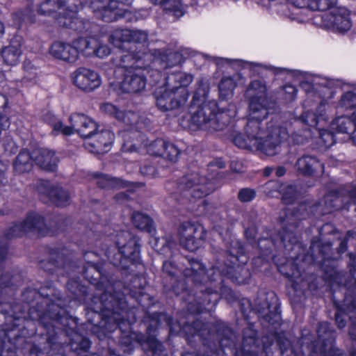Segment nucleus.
Listing matches in <instances>:
<instances>
[{"label": "nucleus", "mask_w": 356, "mask_h": 356, "mask_svg": "<svg viewBox=\"0 0 356 356\" xmlns=\"http://www.w3.org/2000/svg\"><path fill=\"white\" fill-rule=\"evenodd\" d=\"M323 163L314 155L304 154L297 159L294 169L298 175L311 177L323 172Z\"/></svg>", "instance_id": "393cba45"}, {"label": "nucleus", "mask_w": 356, "mask_h": 356, "mask_svg": "<svg viewBox=\"0 0 356 356\" xmlns=\"http://www.w3.org/2000/svg\"><path fill=\"white\" fill-rule=\"evenodd\" d=\"M353 234V232L351 231L347 232L346 237L341 241L336 252L332 250L330 241L313 240L311 243L310 252L314 261L320 265L327 277L332 280H335L339 274L337 270L336 260L338 256L346 251L348 239Z\"/></svg>", "instance_id": "6e6552de"}, {"label": "nucleus", "mask_w": 356, "mask_h": 356, "mask_svg": "<svg viewBox=\"0 0 356 356\" xmlns=\"http://www.w3.org/2000/svg\"><path fill=\"white\" fill-rule=\"evenodd\" d=\"M110 54V48L103 44H100L97 41V46L94 49V54L92 56L103 58Z\"/></svg>", "instance_id": "774afa93"}, {"label": "nucleus", "mask_w": 356, "mask_h": 356, "mask_svg": "<svg viewBox=\"0 0 356 356\" xmlns=\"http://www.w3.org/2000/svg\"><path fill=\"white\" fill-rule=\"evenodd\" d=\"M134 225L138 229L152 234L155 231L153 220L147 214L134 211L131 215Z\"/></svg>", "instance_id": "49530a36"}, {"label": "nucleus", "mask_w": 356, "mask_h": 356, "mask_svg": "<svg viewBox=\"0 0 356 356\" xmlns=\"http://www.w3.org/2000/svg\"><path fill=\"white\" fill-rule=\"evenodd\" d=\"M50 54L54 58L68 63H74L77 60L76 50L72 44L56 41L54 42L49 50Z\"/></svg>", "instance_id": "f704fd0d"}, {"label": "nucleus", "mask_w": 356, "mask_h": 356, "mask_svg": "<svg viewBox=\"0 0 356 356\" xmlns=\"http://www.w3.org/2000/svg\"><path fill=\"white\" fill-rule=\"evenodd\" d=\"M288 137L285 127L268 126L266 128L236 134L233 143L239 148L251 152H259L268 156H273L281 152V145Z\"/></svg>", "instance_id": "20e7f679"}, {"label": "nucleus", "mask_w": 356, "mask_h": 356, "mask_svg": "<svg viewBox=\"0 0 356 356\" xmlns=\"http://www.w3.org/2000/svg\"><path fill=\"white\" fill-rule=\"evenodd\" d=\"M193 76L191 74L177 71L169 74L165 79L164 85L175 94L188 100L189 93L188 86L193 81Z\"/></svg>", "instance_id": "412c9836"}, {"label": "nucleus", "mask_w": 356, "mask_h": 356, "mask_svg": "<svg viewBox=\"0 0 356 356\" xmlns=\"http://www.w3.org/2000/svg\"><path fill=\"white\" fill-rule=\"evenodd\" d=\"M282 184L278 181L270 180L263 186V191L268 196L274 197L276 194L280 195Z\"/></svg>", "instance_id": "13d9d810"}, {"label": "nucleus", "mask_w": 356, "mask_h": 356, "mask_svg": "<svg viewBox=\"0 0 356 356\" xmlns=\"http://www.w3.org/2000/svg\"><path fill=\"white\" fill-rule=\"evenodd\" d=\"M216 328L218 337V343L222 348L230 346L234 343V333L225 323L217 322Z\"/></svg>", "instance_id": "c03bdc74"}, {"label": "nucleus", "mask_w": 356, "mask_h": 356, "mask_svg": "<svg viewBox=\"0 0 356 356\" xmlns=\"http://www.w3.org/2000/svg\"><path fill=\"white\" fill-rule=\"evenodd\" d=\"M190 112L188 127L193 131H221L229 122L228 115L224 113H217L216 104L213 103H204L195 109L191 105Z\"/></svg>", "instance_id": "9d476101"}, {"label": "nucleus", "mask_w": 356, "mask_h": 356, "mask_svg": "<svg viewBox=\"0 0 356 356\" xmlns=\"http://www.w3.org/2000/svg\"><path fill=\"white\" fill-rule=\"evenodd\" d=\"M257 195L254 189L250 188H243L239 190L238 193V199L241 202L246 203L252 201Z\"/></svg>", "instance_id": "680f3d73"}, {"label": "nucleus", "mask_w": 356, "mask_h": 356, "mask_svg": "<svg viewBox=\"0 0 356 356\" xmlns=\"http://www.w3.org/2000/svg\"><path fill=\"white\" fill-rule=\"evenodd\" d=\"M181 244L188 250H197L202 244L205 234L203 227L191 222H182L178 229Z\"/></svg>", "instance_id": "f3484780"}, {"label": "nucleus", "mask_w": 356, "mask_h": 356, "mask_svg": "<svg viewBox=\"0 0 356 356\" xmlns=\"http://www.w3.org/2000/svg\"><path fill=\"white\" fill-rule=\"evenodd\" d=\"M101 110L125 125H132L138 120V115L135 113L131 111L120 110L118 107L110 103L103 104L101 106Z\"/></svg>", "instance_id": "c9c22d12"}, {"label": "nucleus", "mask_w": 356, "mask_h": 356, "mask_svg": "<svg viewBox=\"0 0 356 356\" xmlns=\"http://www.w3.org/2000/svg\"><path fill=\"white\" fill-rule=\"evenodd\" d=\"M22 300L27 304L37 300L35 306L29 308L30 321L25 318L24 312L18 305L13 308V321L17 323L22 319L26 322L27 326L33 321H37L44 329L37 340L29 350V356H51L52 351L58 350L62 343L58 341L59 335L68 326L70 317L65 307L67 302L60 298L52 300L49 295L39 293L35 289H26L22 293Z\"/></svg>", "instance_id": "f257e3e1"}, {"label": "nucleus", "mask_w": 356, "mask_h": 356, "mask_svg": "<svg viewBox=\"0 0 356 356\" xmlns=\"http://www.w3.org/2000/svg\"><path fill=\"white\" fill-rule=\"evenodd\" d=\"M236 86V84L232 78L225 77L222 79L218 85L220 97L222 99H226L229 96H232Z\"/></svg>", "instance_id": "603ef678"}, {"label": "nucleus", "mask_w": 356, "mask_h": 356, "mask_svg": "<svg viewBox=\"0 0 356 356\" xmlns=\"http://www.w3.org/2000/svg\"><path fill=\"white\" fill-rule=\"evenodd\" d=\"M93 137L95 140L92 143V146L95 148L98 153L107 152L114 141V134L110 130H102L101 131H95Z\"/></svg>", "instance_id": "58836bf2"}, {"label": "nucleus", "mask_w": 356, "mask_h": 356, "mask_svg": "<svg viewBox=\"0 0 356 356\" xmlns=\"http://www.w3.org/2000/svg\"><path fill=\"white\" fill-rule=\"evenodd\" d=\"M342 207L343 200L337 191L330 192L321 202L300 203L289 218L290 227H284L280 233L281 242L285 246L286 242L291 244L298 242V238L291 227H298L300 221L311 216H323Z\"/></svg>", "instance_id": "39448f33"}, {"label": "nucleus", "mask_w": 356, "mask_h": 356, "mask_svg": "<svg viewBox=\"0 0 356 356\" xmlns=\"http://www.w3.org/2000/svg\"><path fill=\"white\" fill-rule=\"evenodd\" d=\"M257 246L260 250L261 257H264L271 253L274 243L271 238H263L258 241Z\"/></svg>", "instance_id": "052dcab7"}, {"label": "nucleus", "mask_w": 356, "mask_h": 356, "mask_svg": "<svg viewBox=\"0 0 356 356\" xmlns=\"http://www.w3.org/2000/svg\"><path fill=\"white\" fill-rule=\"evenodd\" d=\"M19 325L20 323L14 322L15 327L4 328L0 331V356H15L17 342L24 341L19 336V330L17 328Z\"/></svg>", "instance_id": "5701e85b"}, {"label": "nucleus", "mask_w": 356, "mask_h": 356, "mask_svg": "<svg viewBox=\"0 0 356 356\" xmlns=\"http://www.w3.org/2000/svg\"><path fill=\"white\" fill-rule=\"evenodd\" d=\"M149 52H151L154 57L151 60V66L159 67V72L160 70H165L177 65L181 60V55L177 52L165 54L158 49L149 50Z\"/></svg>", "instance_id": "473e14b6"}, {"label": "nucleus", "mask_w": 356, "mask_h": 356, "mask_svg": "<svg viewBox=\"0 0 356 356\" xmlns=\"http://www.w3.org/2000/svg\"><path fill=\"white\" fill-rule=\"evenodd\" d=\"M317 334L319 339L322 341L318 353L321 356H346L332 344L335 339V332L329 323H320L317 328Z\"/></svg>", "instance_id": "aec40b11"}, {"label": "nucleus", "mask_w": 356, "mask_h": 356, "mask_svg": "<svg viewBox=\"0 0 356 356\" xmlns=\"http://www.w3.org/2000/svg\"><path fill=\"white\" fill-rule=\"evenodd\" d=\"M213 190V184L205 176L200 175L198 171H193L177 180L173 194L178 201L181 198L191 200L192 198H202Z\"/></svg>", "instance_id": "9b49d317"}, {"label": "nucleus", "mask_w": 356, "mask_h": 356, "mask_svg": "<svg viewBox=\"0 0 356 356\" xmlns=\"http://www.w3.org/2000/svg\"><path fill=\"white\" fill-rule=\"evenodd\" d=\"M248 116L245 133L265 128L263 121L267 118L271 110H275L274 103L268 99H248Z\"/></svg>", "instance_id": "ddd939ff"}, {"label": "nucleus", "mask_w": 356, "mask_h": 356, "mask_svg": "<svg viewBox=\"0 0 356 356\" xmlns=\"http://www.w3.org/2000/svg\"><path fill=\"white\" fill-rule=\"evenodd\" d=\"M220 267L217 266L216 270ZM215 268H210L207 273L208 281L200 285H196L195 297L193 298L191 296L188 298L183 294V299L186 302V307L191 314H200L204 310H209L216 306L219 300V291L223 287V280L220 273L216 277Z\"/></svg>", "instance_id": "0eeeda50"}, {"label": "nucleus", "mask_w": 356, "mask_h": 356, "mask_svg": "<svg viewBox=\"0 0 356 356\" xmlns=\"http://www.w3.org/2000/svg\"><path fill=\"white\" fill-rule=\"evenodd\" d=\"M99 300L95 302L92 309L98 318L102 316L108 318V322H113V328L119 329L121 333L120 338V346L124 353H130L135 346L142 345L145 341V337L141 333L132 332L131 325L136 322L135 309L129 308L125 300L124 293L116 292L115 294L106 293L100 298L95 297Z\"/></svg>", "instance_id": "7ed1b4c3"}, {"label": "nucleus", "mask_w": 356, "mask_h": 356, "mask_svg": "<svg viewBox=\"0 0 356 356\" xmlns=\"http://www.w3.org/2000/svg\"><path fill=\"white\" fill-rule=\"evenodd\" d=\"M96 17L106 22H112L120 19L124 18L127 21H131L132 13L122 7H120L116 1L110 0L108 5L96 11Z\"/></svg>", "instance_id": "bb28decb"}, {"label": "nucleus", "mask_w": 356, "mask_h": 356, "mask_svg": "<svg viewBox=\"0 0 356 356\" xmlns=\"http://www.w3.org/2000/svg\"><path fill=\"white\" fill-rule=\"evenodd\" d=\"M197 87L193 97V102H195V100H199L202 98H207L209 93V83L207 81L204 79H200L197 81Z\"/></svg>", "instance_id": "4d7b16f0"}, {"label": "nucleus", "mask_w": 356, "mask_h": 356, "mask_svg": "<svg viewBox=\"0 0 356 356\" xmlns=\"http://www.w3.org/2000/svg\"><path fill=\"white\" fill-rule=\"evenodd\" d=\"M331 129L338 133L347 134L352 140L355 132V123L352 118L340 116L331 122Z\"/></svg>", "instance_id": "a19ab883"}, {"label": "nucleus", "mask_w": 356, "mask_h": 356, "mask_svg": "<svg viewBox=\"0 0 356 356\" xmlns=\"http://www.w3.org/2000/svg\"><path fill=\"white\" fill-rule=\"evenodd\" d=\"M318 129L321 131L320 136L321 139L323 142L325 146L330 147L335 143L334 136L332 132L323 129L322 127H319Z\"/></svg>", "instance_id": "0e129e2a"}, {"label": "nucleus", "mask_w": 356, "mask_h": 356, "mask_svg": "<svg viewBox=\"0 0 356 356\" xmlns=\"http://www.w3.org/2000/svg\"><path fill=\"white\" fill-rule=\"evenodd\" d=\"M274 337L281 353L283 354L291 346L290 341L285 337L283 332H276Z\"/></svg>", "instance_id": "e2e57ef3"}, {"label": "nucleus", "mask_w": 356, "mask_h": 356, "mask_svg": "<svg viewBox=\"0 0 356 356\" xmlns=\"http://www.w3.org/2000/svg\"><path fill=\"white\" fill-rule=\"evenodd\" d=\"M270 301L265 300L263 303L257 306L258 313L262 318L270 325H279L281 320L279 312L280 304L277 296L272 293L269 294Z\"/></svg>", "instance_id": "cd10ccee"}, {"label": "nucleus", "mask_w": 356, "mask_h": 356, "mask_svg": "<svg viewBox=\"0 0 356 356\" xmlns=\"http://www.w3.org/2000/svg\"><path fill=\"white\" fill-rule=\"evenodd\" d=\"M280 272L292 281V286L296 289V284L300 279L301 273L296 264L294 263L285 264L279 267Z\"/></svg>", "instance_id": "8fccbe9b"}, {"label": "nucleus", "mask_w": 356, "mask_h": 356, "mask_svg": "<svg viewBox=\"0 0 356 356\" xmlns=\"http://www.w3.org/2000/svg\"><path fill=\"white\" fill-rule=\"evenodd\" d=\"M4 151L9 154L17 152L18 147L10 136H6L2 140Z\"/></svg>", "instance_id": "69168bd1"}, {"label": "nucleus", "mask_w": 356, "mask_h": 356, "mask_svg": "<svg viewBox=\"0 0 356 356\" xmlns=\"http://www.w3.org/2000/svg\"><path fill=\"white\" fill-rule=\"evenodd\" d=\"M38 12L43 15H53L57 19L60 25L64 26L60 21L70 17V10L66 0H45L38 8Z\"/></svg>", "instance_id": "a878e982"}, {"label": "nucleus", "mask_w": 356, "mask_h": 356, "mask_svg": "<svg viewBox=\"0 0 356 356\" xmlns=\"http://www.w3.org/2000/svg\"><path fill=\"white\" fill-rule=\"evenodd\" d=\"M140 238L129 231H120L115 236L118 252L106 253L110 262L123 270L129 269L131 265L139 260L140 252Z\"/></svg>", "instance_id": "1a4fd4ad"}, {"label": "nucleus", "mask_w": 356, "mask_h": 356, "mask_svg": "<svg viewBox=\"0 0 356 356\" xmlns=\"http://www.w3.org/2000/svg\"><path fill=\"white\" fill-rule=\"evenodd\" d=\"M114 37L122 42L120 48L127 49L131 44L146 45L148 43V33L143 30L124 29L115 33Z\"/></svg>", "instance_id": "c756f323"}, {"label": "nucleus", "mask_w": 356, "mask_h": 356, "mask_svg": "<svg viewBox=\"0 0 356 356\" xmlns=\"http://www.w3.org/2000/svg\"><path fill=\"white\" fill-rule=\"evenodd\" d=\"M40 199L44 203L51 202L57 207H65L70 201L67 191L54 185L49 181L41 180L38 185Z\"/></svg>", "instance_id": "a211bd4d"}, {"label": "nucleus", "mask_w": 356, "mask_h": 356, "mask_svg": "<svg viewBox=\"0 0 356 356\" xmlns=\"http://www.w3.org/2000/svg\"><path fill=\"white\" fill-rule=\"evenodd\" d=\"M33 161V152L22 149L13 162L14 170L19 174L28 172L32 169Z\"/></svg>", "instance_id": "ea45409f"}, {"label": "nucleus", "mask_w": 356, "mask_h": 356, "mask_svg": "<svg viewBox=\"0 0 356 356\" xmlns=\"http://www.w3.org/2000/svg\"><path fill=\"white\" fill-rule=\"evenodd\" d=\"M33 232L41 236L47 235L49 229L44 222V218L37 213H30L26 218L19 222H15L4 233L7 239L22 237L24 234Z\"/></svg>", "instance_id": "f8f14e48"}, {"label": "nucleus", "mask_w": 356, "mask_h": 356, "mask_svg": "<svg viewBox=\"0 0 356 356\" xmlns=\"http://www.w3.org/2000/svg\"><path fill=\"white\" fill-rule=\"evenodd\" d=\"M21 54V44L14 40H12L10 45L6 47L1 53L4 62L9 65H16L19 62Z\"/></svg>", "instance_id": "79ce46f5"}, {"label": "nucleus", "mask_w": 356, "mask_h": 356, "mask_svg": "<svg viewBox=\"0 0 356 356\" xmlns=\"http://www.w3.org/2000/svg\"><path fill=\"white\" fill-rule=\"evenodd\" d=\"M145 72L151 74L150 76L155 77V81L161 78L159 71L154 70L151 67L135 69V70H129L124 74V79L121 83L122 90L127 93H138L143 90L146 86Z\"/></svg>", "instance_id": "dca6fc26"}, {"label": "nucleus", "mask_w": 356, "mask_h": 356, "mask_svg": "<svg viewBox=\"0 0 356 356\" xmlns=\"http://www.w3.org/2000/svg\"><path fill=\"white\" fill-rule=\"evenodd\" d=\"M338 106L343 109H352L356 107V94L353 92L344 93L339 102Z\"/></svg>", "instance_id": "6e6d98bb"}, {"label": "nucleus", "mask_w": 356, "mask_h": 356, "mask_svg": "<svg viewBox=\"0 0 356 356\" xmlns=\"http://www.w3.org/2000/svg\"><path fill=\"white\" fill-rule=\"evenodd\" d=\"M72 45L73 46V48L76 50L78 59L79 54H83L84 50H86V47L89 45V39L86 38H79L74 40L72 42Z\"/></svg>", "instance_id": "338daca9"}, {"label": "nucleus", "mask_w": 356, "mask_h": 356, "mask_svg": "<svg viewBox=\"0 0 356 356\" xmlns=\"http://www.w3.org/2000/svg\"><path fill=\"white\" fill-rule=\"evenodd\" d=\"M70 126H64L62 122L54 124L56 130H62V134L70 136L77 132L82 138H93L95 131L98 130V125L91 118L82 113H73L70 117Z\"/></svg>", "instance_id": "4468645a"}, {"label": "nucleus", "mask_w": 356, "mask_h": 356, "mask_svg": "<svg viewBox=\"0 0 356 356\" xmlns=\"http://www.w3.org/2000/svg\"><path fill=\"white\" fill-rule=\"evenodd\" d=\"M90 341L86 337H82L81 336H77L76 339H73L71 342L72 348L75 350H82L83 352H87L90 348Z\"/></svg>", "instance_id": "bf43d9fd"}, {"label": "nucleus", "mask_w": 356, "mask_h": 356, "mask_svg": "<svg viewBox=\"0 0 356 356\" xmlns=\"http://www.w3.org/2000/svg\"><path fill=\"white\" fill-rule=\"evenodd\" d=\"M157 107L163 111L179 108L186 103L187 100L167 88L164 84L154 92Z\"/></svg>", "instance_id": "4be33fe9"}, {"label": "nucleus", "mask_w": 356, "mask_h": 356, "mask_svg": "<svg viewBox=\"0 0 356 356\" xmlns=\"http://www.w3.org/2000/svg\"><path fill=\"white\" fill-rule=\"evenodd\" d=\"M96 184L101 188H113L127 186V183L122 179L115 177H111L107 175L102 173H94L92 175Z\"/></svg>", "instance_id": "a18cd8bd"}, {"label": "nucleus", "mask_w": 356, "mask_h": 356, "mask_svg": "<svg viewBox=\"0 0 356 356\" xmlns=\"http://www.w3.org/2000/svg\"><path fill=\"white\" fill-rule=\"evenodd\" d=\"M316 92L319 96V99H321V102L316 108V111L315 112L317 114V116H320V113L324 114L327 118V115H326V107L327 106V99H331L334 95V92L332 89L327 87V86H320L319 88H316Z\"/></svg>", "instance_id": "09e8293b"}, {"label": "nucleus", "mask_w": 356, "mask_h": 356, "mask_svg": "<svg viewBox=\"0 0 356 356\" xmlns=\"http://www.w3.org/2000/svg\"><path fill=\"white\" fill-rule=\"evenodd\" d=\"M283 202L286 204H292L298 197V192L297 188L291 184H282L280 194Z\"/></svg>", "instance_id": "864d4df0"}, {"label": "nucleus", "mask_w": 356, "mask_h": 356, "mask_svg": "<svg viewBox=\"0 0 356 356\" xmlns=\"http://www.w3.org/2000/svg\"><path fill=\"white\" fill-rule=\"evenodd\" d=\"M180 330H182L188 337L195 335L202 336V331L206 330L207 325L199 319L193 318L191 322L180 320L179 322Z\"/></svg>", "instance_id": "de8ad7c7"}, {"label": "nucleus", "mask_w": 356, "mask_h": 356, "mask_svg": "<svg viewBox=\"0 0 356 356\" xmlns=\"http://www.w3.org/2000/svg\"><path fill=\"white\" fill-rule=\"evenodd\" d=\"M67 3V8L70 10V17L65 18L64 22L60 21V23L67 28L74 29L75 31H81L82 22L76 17V13L79 8L82 5L83 1L82 0H66Z\"/></svg>", "instance_id": "4c0bfd02"}, {"label": "nucleus", "mask_w": 356, "mask_h": 356, "mask_svg": "<svg viewBox=\"0 0 356 356\" xmlns=\"http://www.w3.org/2000/svg\"><path fill=\"white\" fill-rule=\"evenodd\" d=\"M267 88L264 81L252 80L248 86L245 96L248 99H268L266 97Z\"/></svg>", "instance_id": "37998d69"}, {"label": "nucleus", "mask_w": 356, "mask_h": 356, "mask_svg": "<svg viewBox=\"0 0 356 356\" xmlns=\"http://www.w3.org/2000/svg\"><path fill=\"white\" fill-rule=\"evenodd\" d=\"M90 254L97 257L96 254L93 252H85L83 257L86 261L87 265L81 266L77 264L76 261L72 260L71 257L65 254L64 250L61 251L52 250L51 252L50 261L47 263L42 261L40 262V267L49 273H56L58 275L63 276L67 275L74 276V277L70 278L67 282V289L72 295L70 298L81 304L87 305L92 313H95V310L92 309V307L95 305V302H99L97 299L92 301L95 297L100 298L102 296L106 293H108V294H115L116 292H122L114 289L113 286H109L106 287L104 292L96 293L95 295H92L90 293L91 291L90 289L81 284L79 281L75 277L77 274H81L83 277L92 284L98 285L99 284L96 281L99 277L100 273L95 261L89 260Z\"/></svg>", "instance_id": "f03ea898"}, {"label": "nucleus", "mask_w": 356, "mask_h": 356, "mask_svg": "<svg viewBox=\"0 0 356 356\" xmlns=\"http://www.w3.org/2000/svg\"><path fill=\"white\" fill-rule=\"evenodd\" d=\"M141 280L140 278H135L133 282V286L131 289H124L125 291L129 292V295L134 298L139 305L144 308H147L154 305L153 298L144 291V288L142 287Z\"/></svg>", "instance_id": "e433bc0d"}, {"label": "nucleus", "mask_w": 356, "mask_h": 356, "mask_svg": "<svg viewBox=\"0 0 356 356\" xmlns=\"http://www.w3.org/2000/svg\"><path fill=\"white\" fill-rule=\"evenodd\" d=\"M332 27L339 33H344L350 29L352 22L349 11L345 8H339L326 16Z\"/></svg>", "instance_id": "72a5a7b5"}, {"label": "nucleus", "mask_w": 356, "mask_h": 356, "mask_svg": "<svg viewBox=\"0 0 356 356\" xmlns=\"http://www.w3.org/2000/svg\"><path fill=\"white\" fill-rule=\"evenodd\" d=\"M300 120L309 127L318 128L321 127L328 118L323 113H320V116H317L316 113L307 111L301 115Z\"/></svg>", "instance_id": "3c124183"}, {"label": "nucleus", "mask_w": 356, "mask_h": 356, "mask_svg": "<svg viewBox=\"0 0 356 356\" xmlns=\"http://www.w3.org/2000/svg\"><path fill=\"white\" fill-rule=\"evenodd\" d=\"M227 261L218 259L216 264L211 268H216L217 266L220 267L215 269L216 277L218 273H220L222 280L227 277L234 283L238 284H246L250 277V273L245 264L248 262V258L245 255V250L241 243L237 240H233L230 243L228 250L225 254Z\"/></svg>", "instance_id": "423d86ee"}, {"label": "nucleus", "mask_w": 356, "mask_h": 356, "mask_svg": "<svg viewBox=\"0 0 356 356\" xmlns=\"http://www.w3.org/2000/svg\"><path fill=\"white\" fill-rule=\"evenodd\" d=\"M73 82L81 90L91 92L100 86L101 79L97 72L80 67L74 72Z\"/></svg>", "instance_id": "b1692460"}, {"label": "nucleus", "mask_w": 356, "mask_h": 356, "mask_svg": "<svg viewBox=\"0 0 356 356\" xmlns=\"http://www.w3.org/2000/svg\"><path fill=\"white\" fill-rule=\"evenodd\" d=\"M181 268V262L179 266H175L171 261H165L163 264V275L164 277H169L171 282V289L176 296L186 293V286L184 281L178 280L177 277Z\"/></svg>", "instance_id": "7c9ffc66"}, {"label": "nucleus", "mask_w": 356, "mask_h": 356, "mask_svg": "<svg viewBox=\"0 0 356 356\" xmlns=\"http://www.w3.org/2000/svg\"><path fill=\"white\" fill-rule=\"evenodd\" d=\"M34 162L41 168L49 172H55L58 168V158L54 150L38 148L33 151Z\"/></svg>", "instance_id": "2f4dec72"}, {"label": "nucleus", "mask_w": 356, "mask_h": 356, "mask_svg": "<svg viewBox=\"0 0 356 356\" xmlns=\"http://www.w3.org/2000/svg\"><path fill=\"white\" fill-rule=\"evenodd\" d=\"M181 261L182 275L187 279H190L195 285H200L208 281L207 273L204 265L197 259L190 257L181 258Z\"/></svg>", "instance_id": "6ab92c4d"}, {"label": "nucleus", "mask_w": 356, "mask_h": 356, "mask_svg": "<svg viewBox=\"0 0 356 356\" xmlns=\"http://www.w3.org/2000/svg\"><path fill=\"white\" fill-rule=\"evenodd\" d=\"M153 58L149 50L143 52L136 50L122 51L114 58L113 63L118 68L123 69L124 74L129 70L150 67Z\"/></svg>", "instance_id": "2eb2a0df"}, {"label": "nucleus", "mask_w": 356, "mask_h": 356, "mask_svg": "<svg viewBox=\"0 0 356 356\" xmlns=\"http://www.w3.org/2000/svg\"><path fill=\"white\" fill-rule=\"evenodd\" d=\"M148 152L152 155L161 156L172 162H176L181 154L180 149L175 145L162 138L153 141L148 147Z\"/></svg>", "instance_id": "c85d7f7f"}, {"label": "nucleus", "mask_w": 356, "mask_h": 356, "mask_svg": "<svg viewBox=\"0 0 356 356\" xmlns=\"http://www.w3.org/2000/svg\"><path fill=\"white\" fill-rule=\"evenodd\" d=\"M337 3V0H309V9L325 11L333 8Z\"/></svg>", "instance_id": "5fc2aeb1"}]
</instances>
